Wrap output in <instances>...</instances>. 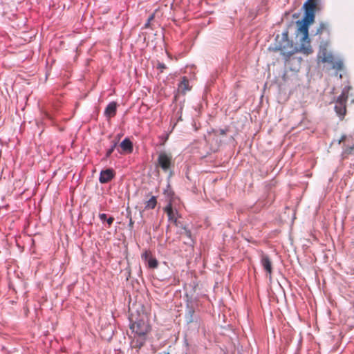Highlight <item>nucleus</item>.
Segmentation results:
<instances>
[{"label": "nucleus", "mask_w": 354, "mask_h": 354, "mask_svg": "<svg viewBox=\"0 0 354 354\" xmlns=\"http://www.w3.org/2000/svg\"><path fill=\"white\" fill-rule=\"evenodd\" d=\"M316 6V0H308L304 5L305 14L303 19L296 22L298 27L297 35L298 36L299 34L301 35L299 39L300 46L299 48L295 47L292 42L288 39L287 32L283 35L281 41H278L277 40L274 50L279 51L284 57L286 64H289L291 61L295 60H297L299 63L301 62V59H297L295 57L291 58L295 53L300 52L306 55L313 53L308 28L309 26L315 21Z\"/></svg>", "instance_id": "1"}, {"label": "nucleus", "mask_w": 354, "mask_h": 354, "mask_svg": "<svg viewBox=\"0 0 354 354\" xmlns=\"http://www.w3.org/2000/svg\"><path fill=\"white\" fill-rule=\"evenodd\" d=\"M348 97V91L344 89L335 102V111L342 120L346 113V102Z\"/></svg>", "instance_id": "2"}, {"label": "nucleus", "mask_w": 354, "mask_h": 354, "mask_svg": "<svg viewBox=\"0 0 354 354\" xmlns=\"http://www.w3.org/2000/svg\"><path fill=\"white\" fill-rule=\"evenodd\" d=\"M132 332L135 333L138 336L145 337L150 330L149 325L143 320H138L130 325Z\"/></svg>", "instance_id": "3"}, {"label": "nucleus", "mask_w": 354, "mask_h": 354, "mask_svg": "<svg viewBox=\"0 0 354 354\" xmlns=\"http://www.w3.org/2000/svg\"><path fill=\"white\" fill-rule=\"evenodd\" d=\"M158 165L164 171H167L172 163V156L169 153L161 152L158 157Z\"/></svg>", "instance_id": "4"}, {"label": "nucleus", "mask_w": 354, "mask_h": 354, "mask_svg": "<svg viewBox=\"0 0 354 354\" xmlns=\"http://www.w3.org/2000/svg\"><path fill=\"white\" fill-rule=\"evenodd\" d=\"M344 142V153L346 154H352L354 152V137L342 136L339 140V143Z\"/></svg>", "instance_id": "5"}, {"label": "nucleus", "mask_w": 354, "mask_h": 354, "mask_svg": "<svg viewBox=\"0 0 354 354\" xmlns=\"http://www.w3.org/2000/svg\"><path fill=\"white\" fill-rule=\"evenodd\" d=\"M328 43H323L319 46L318 58L324 63H332L333 62V56L327 51Z\"/></svg>", "instance_id": "6"}, {"label": "nucleus", "mask_w": 354, "mask_h": 354, "mask_svg": "<svg viewBox=\"0 0 354 354\" xmlns=\"http://www.w3.org/2000/svg\"><path fill=\"white\" fill-rule=\"evenodd\" d=\"M115 176L114 171L112 169H106L100 172L99 181L104 184L110 182Z\"/></svg>", "instance_id": "7"}, {"label": "nucleus", "mask_w": 354, "mask_h": 354, "mask_svg": "<svg viewBox=\"0 0 354 354\" xmlns=\"http://www.w3.org/2000/svg\"><path fill=\"white\" fill-rule=\"evenodd\" d=\"M261 263L263 268V269L266 271L268 274L270 275L272 274V261L270 258L266 254L262 253L261 255Z\"/></svg>", "instance_id": "8"}, {"label": "nucleus", "mask_w": 354, "mask_h": 354, "mask_svg": "<svg viewBox=\"0 0 354 354\" xmlns=\"http://www.w3.org/2000/svg\"><path fill=\"white\" fill-rule=\"evenodd\" d=\"M191 89L192 86L189 85V80L185 76L183 77L178 86V92L182 95H185Z\"/></svg>", "instance_id": "9"}, {"label": "nucleus", "mask_w": 354, "mask_h": 354, "mask_svg": "<svg viewBox=\"0 0 354 354\" xmlns=\"http://www.w3.org/2000/svg\"><path fill=\"white\" fill-rule=\"evenodd\" d=\"M117 103L115 102H110L104 110V115L108 118H111L116 115Z\"/></svg>", "instance_id": "10"}, {"label": "nucleus", "mask_w": 354, "mask_h": 354, "mask_svg": "<svg viewBox=\"0 0 354 354\" xmlns=\"http://www.w3.org/2000/svg\"><path fill=\"white\" fill-rule=\"evenodd\" d=\"M120 147L123 151L127 153H131L133 151V145L131 141L129 138H125L120 143Z\"/></svg>", "instance_id": "11"}, {"label": "nucleus", "mask_w": 354, "mask_h": 354, "mask_svg": "<svg viewBox=\"0 0 354 354\" xmlns=\"http://www.w3.org/2000/svg\"><path fill=\"white\" fill-rule=\"evenodd\" d=\"M146 337H140L138 338L133 339L131 342V345L133 348L140 349L142 346H144L145 343Z\"/></svg>", "instance_id": "12"}, {"label": "nucleus", "mask_w": 354, "mask_h": 354, "mask_svg": "<svg viewBox=\"0 0 354 354\" xmlns=\"http://www.w3.org/2000/svg\"><path fill=\"white\" fill-rule=\"evenodd\" d=\"M165 212L167 213L169 221L172 222L177 218L176 214L173 211L172 205L171 203L165 207Z\"/></svg>", "instance_id": "13"}, {"label": "nucleus", "mask_w": 354, "mask_h": 354, "mask_svg": "<svg viewBox=\"0 0 354 354\" xmlns=\"http://www.w3.org/2000/svg\"><path fill=\"white\" fill-rule=\"evenodd\" d=\"M324 32H326L328 35L330 33L328 25L326 23L322 22L317 29L315 35H321Z\"/></svg>", "instance_id": "14"}, {"label": "nucleus", "mask_w": 354, "mask_h": 354, "mask_svg": "<svg viewBox=\"0 0 354 354\" xmlns=\"http://www.w3.org/2000/svg\"><path fill=\"white\" fill-rule=\"evenodd\" d=\"M157 200L156 196H152L146 203H145V208L146 209H153L156 206Z\"/></svg>", "instance_id": "15"}, {"label": "nucleus", "mask_w": 354, "mask_h": 354, "mask_svg": "<svg viewBox=\"0 0 354 354\" xmlns=\"http://www.w3.org/2000/svg\"><path fill=\"white\" fill-rule=\"evenodd\" d=\"M147 262L148 263L149 268H150L154 269L156 268L158 266V262L157 259L153 257H150Z\"/></svg>", "instance_id": "16"}, {"label": "nucleus", "mask_w": 354, "mask_h": 354, "mask_svg": "<svg viewBox=\"0 0 354 354\" xmlns=\"http://www.w3.org/2000/svg\"><path fill=\"white\" fill-rule=\"evenodd\" d=\"M117 143H118V141L117 140H114L113 141V145L111 147L110 149H109L107 151H106V157L108 158L111 156V154L113 153V151H114L116 145H117Z\"/></svg>", "instance_id": "17"}, {"label": "nucleus", "mask_w": 354, "mask_h": 354, "mask_svg": "<svg viewBox=\"0 0 354 354\" xmlns=\"http://www.w3.org/2000/svg\"><path fill=\"white\" fill-rule=\"evenodd\" d=\"M150 257H152V255L151 254V252L149 251H145L142 254V259H144L145 261H147Z\"/></svg>", "instance_id": "18"}, {"label": "nucleus", "mask_w": 354, "mask_h": 354, "mask_svg": "<svg viewBox=\"0 0 354 354\" xmlns=\"http://www.w3.org/2000/svg\"><path fill=\"white\" fill-rule=\"evenodd\" d=\"M167 68L166 65L164 63H161L160 62L157 64V68L160 71L161 73L163 72L164 69Z\"/></svg>", "instance_id": "19"}, {"label": "nucleus", "mask_w": 354, "mask_h": 354, "mask_svg": "<svg viewBox=\"0 0 354 354\" xmlns=\"http://www.w3.org/2000/svg\"><path fill=\"white\" fill-rule=\"evenodd\" d=\"M153 19H154V14H152V15H151L149 17V18H148V19H147V23H146V24H145V28H149V27L150 26V23H151V21Z\"/></svg>", "instance_id": "20"}, {"label": "nucleus", "mask_w": 354, "mask_h": 354, "mask_svg": "<svg viewBox=\"0 0 354 354\" xmlns=\"http://www.w3.org/2000/svg\"><path fill=\"white\" fill-rule=\"evenodd\" d=\"M184 232L182 233L185 234L186 236L190 238L191 237V232L190 230H187L185 227H183Z\"/></svg>", "instance_id": "21"}, {"label": "nucleus", "mask_w": 354, "mask_h": 354, "mask_svg": "<svg viewBox=\"0 0 354 354\" xmlns=\"http://www.w3.org/2000/svg\"><path fill=\"white\" fill-rule=\"evenodd\" d=\"M114 221V218L112 216H110L109 218L106 219V222L109 225V226H111Z\"/></svg>", "instance_id": "22"}, {"label": "nucleus", "mask_w": 354, "mask_h": 354, "mask_svg": "<svg viewBox=\"0 0 354 354\" xmlns=\"http://www.w3.org/2000/svg\"><path fill=\"white\" fill-rule=\"evenodd\" d=\"M99 217H100L101 221H105V220H106L107 216H106V214L102 213V214H99Z\"/></svg>", "instance_id": "23"}, {"label": "nucleus", "mask_w": 354, "mask_h": 354, "mask_svg": "<svg viewBox=\"0 0 354 354\" xmlns=\"http://www.w3.org/2000/svg\"><path fill=\"white\" fill-rule=\"evenodd\" d=\"M129 226L130 229H132L133 227V221H132L131 218H130Z\"/></svg>", "instance_id": "24"}, {"label": "nucleus", "mask_w": 354, "mask_h": 354, "mask_svg": "<svg viewBox=\"0 0 354 354\" xmlns=\"http://www.w3.org/2000/svg\"><path fill=\"white\" fill-rule=\"evenodd\" d=\"M172 223L176 226L178 227V225H179V222L178 221V219H175L174 221H172Z\"/></svg>", "instance_id": "25"}, {"label": "nucleus", "mask_w": 354, "mask_h": 354, "mask_svg": "<svg viewBox=\"0 0 354 354\" xmlns=\"http://www.w3.org/2000/svg\"><path fill=\"white\" fill-rule=\"evenodd\" d=\"M226 133V131L225 130H221V135H225Z\"/></svg>", "instance_id": "26"}, {"label": "nucleus", "mask_w": 354, "mask_h": 354, "mask_svg": "<svg viewBox=\"0 0 354 354\" xmlns=\"http://www.w3.org/2000/svg\"><path fill=\"white\" fill-rule=\"evenodd\" d=\"M339 69H341L342 68V64H339V66L337 67Z\"/></svg>", "instance_id": "27"}, {"label": "nucleus", "mask_w": 354, "mask_h": 354, "mask_svg": "<svg viewBox=\"0 0 354 354\" xmlns=\"http://www.w3.org/2000/svg\"><path fill=\"white\" fill-rule=\"evenodd\" d=\"M164 354H169V352H167V353H165Z\"/></svg>", "instance_id": "28"}]
</instances>
